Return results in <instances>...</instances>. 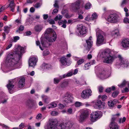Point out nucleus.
<instances>
[{
    "mask_svg": "<svg viewBox=\"0 0 129 129\" xmlns=\"http://www.w3.org/2000/svg\"><path fill=\"white\" fill-rule=\"evenodd\" d=\"M17 50L15 53H10L7 55L6 62L10 67L17 68V65L18 61L21 58L24 48L20 46H18L17 48Z\"/></svg>",
    "mask_w": 129,
    "mask_h": 129,
    "instance_id": "1",
    "label": "nucleus"
},
{
    "mask_svg": "<svg viewBox=\"0 0 129 129\" xmlns=\"http://www.w3.org/2000/svg\"><path fill=\"white\" fill-rule=\"evenodd\" d=\"M72 126V124L69 121L65 123H57L54 120L50 119L44 126V128L45 129H70Z\"/></svg>",
    "mask_w": 129,
    "mask_h": 129,
    "instance_id": "2",
    "label": "nucleus"
},
{
    "mask_svg": "<svg viewBox=\"0 0 129 129\" xmlns=\"http://www.w3.org/2000/svg\"><path fill=\"white\" fill-rule=\"evenodd\" d=\"M102 56L104 58L103 62L107 63H112L116 58L114 55L111 54V51L109 49H106L101 52Z\"/></svg>",
    "mask_w": 129,
    "mask_h": 129,
    "instance_id": "3",
    "label": "nucleus"
},
{
    "mask_svg": "<svg viewBox=\"0 0 129 129\" xmlns=\"http://www.w3.org/2000/svg\"><path fill=\"white\" fill-rule=\"evenodd\" d=\"M96 31L97 37L96 45L100 46L105 43L106 36L105 33L98 28L96 29Z\"/></svg>",
    "mask_w": 129,
    "mask_h": 129,
    "instance_id": "4",
    "label": "nucleus"
},
{
    "mask_svg": "<svg viewBox=\"0 0 129 129\" xmlns=\"http://www.w3.org/2000/svg\"><path fill=\"white\" fill-rule=\"evenodd\" d=\"M118 57L119 59V60L120 62V64H119L118 63H117L115 64V66L117 68H119L121 65L123 67H125L126 68L129 67V62H128L127 60L124 59L120 55H118Z\"/></svg>",
    "mask_w": 129,
    "mask_h": 129,
    "instance_id": "5",
    "label": "nucleus"
},
{
    "mask_svg": "<svg viewBox=\"0 0 129 129\" xmlns=\"http://www.w3.org/2000/svg\"><path fill=\"white\" fill-rule=\"evenodd\" d=\"M119 18V16L117 13H112L108 16L107 20L109 22L115 23L118 21Z\"/></svg>",
    "mask_w": 129,
    "mask_h": 129,
    "instance_id": "6",
    "label": "nucleus"
},
{
    "mask_svg": "<svg viewBox=\"0 0 129 129\" xmlns=\"http://www.w3.org/2000/svg\"><path fill=\"white\" fill-rule=\"evenodd\" d=\"M63 101L66 103H72L73 100L72 95L68 92L66 93L62 98Z\"/></svg>",
    "mask_w": 129,
    "mask_h": 129,
    "instance_id": "7",
    "label": "nucleus"
},
{
    "mask_svg": "<svg viewBox=\"0 0 129 129\" xmlns=\"http://www.w3.org/2000/svg\"><path fill=\"white\" fill-rule=\"evenodd\" d=\"M38 61L37 57L35 56H31L29 58L28 60V65L29 67L34 68L36 65Z\"/></svg>",
    "mask_w": 129,
    "mask_h": 129,
    "instance_id": "8",
    "label": "nucleus"
},
{
    "mask_svg": "<svg viewBox=\"0 0 129 129\" xmlns=\"http://www.w3.org/2000/svg\"><path fill=\"white\" fill-rule=\"evenodd\" d=\"M77 30L80 35L86 34L87 30V28L82 24H78L77 26Z\"/></svg>",
    "mask_w": 129,
    "mask_h": 129,
    "instance_id": "9",
    "label": "nucleus"
},
{
    "mask_svg": "<svg viewBox=\"0 0 129 129\" xmlns=\"http://www.w3.org/2000/svg\"><path fill=\"white\" fill-rule=\"evenodd\" d=\"M81 112V114L79 120L80 122H82L87 118L89 114L88 112L86 109L82 110Z\"/></svg>",
    "mask_w": 129,
    "mask_h": 129,
    "instance_id": "10",
    "label": "nucleus"
},
{
    "mask_svg": "<svg viewBox=\"0 0 129 129\" xmlns=\"http://www.w3.org/2000/svg\"><path fill=\"white\" fill-rule=\"evenodd\" d=\"M102 113L101 111H95L91 114V120L92 122H95L98 118L100 117Z\"/></svg>",
    "mask_w": 129,
    "mask_h": 129,
    "instance_id": "11",
    "label": "nucleus"
},
{
    "mask_svg": "<svg viewBox=\"0 0 129 129\" xmlns=\"http://www.w3.org/2000/svg\"><path fill=\"white\" fill-rule=\"evenodd\" d=\"M92 91L90 89H88L83 90L81 94V97L84 99L88 98L92 95Z\"/></svg>",
    "mask_w": 129,
    "mask_h": 129,
    "instance_id": "12",
    "label": "nucleus"
},
{
    "mask_svg": "<svg viewBox=\"0 0 129 129\" xmlns=\"http://www.w3.org/2000/svg\"><path fill=\"white\" fill-rule=\"evenodd\" d=\"M15 80H13L11 81H9V83L6 85V86L8 89L9 92L10 93H13L12 88L15 85Z\"/></svg>",
    "mask_w": 129,
    "mask_h": 129,
    "instance_id": "13",
    "label": "nucleus"
},
{
    "mask_svg": "<svg viewBox=\"0 0 129 129\" xmlns=\"http://www.w3.org/2000/svg\"><path fill=\"white\" fill-rule=\"evenodd\" d=\"M56 35L55 32H53L52 34L48 35L46 39L47 40L50 42H54L56 39Z\"/></svg>",
    "mask_w": 129,
    "mask_h": 129,
    "instance_id": "14",
    "label": "nucleus"
},
{
    "mask_svg": "<svg viewBox=\"0 0 129 129\" xmlns=\"http://www.w3.org/2000/svg\"><path fill=\"white\" fill-rule=\"evenodd\" d=\"M68 59L64 57H62L60 59V67L61 68H64V66L67 65Z\"/></svg>",
    "mask_w": 129,
    "mask_h": 129,
    "instance_id": "15",
    "label": "nucleus"
},
{
    "mask_svg": "<svg viewBox=\"0 0 129 129\" xmlns=\"http://www.w3.org/2000/svg\"><path fill=\"white\" fill-rule=\"evenodd\" d=\"M98 76L100 79H104L109 77V74L103 71L99 73Z\"/></svg>",
    "mask_w": 129,
    "mask_h": 129,
    "instance_id": "16",
    "label": "nucleus"
},
{
    "mask_svg": "<svg viewBox=\"0 0 129 129\" xmlns=\"http://www.w3.org/2000/svg\"><path fill=\"white\" fill-rule=\"evenodd\" d=\"M73 10L75 11L80 7V2L79 1H76L75 3L72 4L71 6Z\"/></svg>",
    "mask_w": 129,
    "mask_h": 129,
    "instance_id": "17",
    "label": "nucleus"
},
{
    "mask_svg": "<svg viewBox=\"0 0 129 129\" xmlns=\"http://www.w3.org/2000/svg\"><path fill=\"white\" fill-rule=\"evenodd\" d=\"M104 103L102 102L100 100H98L95 103L96 107L95 108L100 109L101 108L104 107L105 106Z\"/></svg>",
    "mask_w": 129,
    "mask_h": 129,
    "instance_id": "18",
    "label": "nucleus"
},
{
    "mask_svg": "<svg viewBox=\"0 0 129 129\" xmlns=\"http://www.w3.org/2000/svg\"><path fill=\"white\" fill-rule=\"evenodd\" d=\"M43 28V26L42 25L38 24L34 26V29L36 32L39 33L42 30Z\"/></svg>",
    "mask_w": 129,
    "mask_h": 129,
    "instance_id": "19",
    "label": "nucleus"
},
{
    "mask_svg": "<svg viewBox=\"0 0 129 129\" xmlns=\"http://www.w3.org/2000/svg\"><path fill=\"white\" fill-rule=\"evenodd\" d=\"M121 44L122 46L124 48H126L129 47V39H125L123 40Z\"/></svg>",
    "mask_w": 129,
    "mask_h": 129,
    "instance_id": "20",
    "label": "nucleus"
},
{
    "mask_svg": "<svg viewBox=\"0 0 129 129\" xmlns=\"http://www.w3.org/2000/svg\"><path fill=\"white\" fill-rule=\"evenodd\" d=\"M19 81L18 82V86L19 88H22L24 86V77L23 76L20 77L19 78Z\"/></svg>",
    "mask_w": 129,
    "mask_h": 129,
    "instance_id": "21",
    "label": "nucleus"
},
{
    "mask_svg": "<svg viewBox=\"0 0 129 129\" xmlns=\"http://www.w3.org/2000/svg\"><path fill=\"white\" fill-rule=\"evenodd\" d=\"M110 129H119V126L116 122L111 123L110 124Z\"/></svg>",
    "mask_w": 129,
    "mask_h": 129,
    "instance_id": "22",
    "label": "nucleus"
},
{
    "mask_svg": "<svg viewBox=\"0 0 129 129\" xmlns=\"http://www.w3.org/2000/svg\"><path fill=\"white\" fill-rule=\"evenodd\" d=\"M57 101L52 102L50 103L48 106V108L49 109L50 108H53L56 107L57 105Z\"/></svg>",
    "mask_w": 129,
    "mask_h": 129,
    "instance_id": "23",
    "label": "nucleus"
},
{
    "mask_svg": "<svg viewBox=\"0 0 129 129\" xmlns=\"http://www.w3.org/2000/svg\"><path fill=\"white\" fill-rule=\"evenodd\" d=\"M92 38L91 37H90L89 39L86 41V43L87 45L88 48L89 49L90 48L93 43V42L91 40Z\"/></svg>",
    "mask_w": 129,
    "mask_h": 129,
    "instance_id": "24",
    "label": "nucleus"
},
{
    "mask_svg": "<svg viewBox=\"0 0 129 129\" xmlns=\"http://www.w3.org/2000/svg\"><path fill=\"white\" fill-rule=\"evenodd\" d=\"M108 104L110 108H112L114 107L115 105L116 104V101L115 100L113 101L110 100L108 101Z\"/></svg>",
    "mask_w": 129,
    "mask_h": 129,
    "instance_id": "25",
    "label": "nucleus"
},
{
    "mask_svg": "<svg viewBox=\"0 0 129 129\" xmlns=\"http://www.w3.org/2000/svg\"><path fill=\"white\" fill-rule=\"evenodd\" d=\"M15 6V4L14 3V0H11L9 4V7L11 8V10L13 12H14Z\"/></svg>",
    "mask_w": 129,
    "mask_h": 129,
    "instance_id": "26",
    "label": "nucleus"
},
{
    "mask_svg": "<svg viewBox=\"0 0 129 129\" xmlns=\"http://www.w3.org/2000/svg\"><path fill=\"white\" fill-rule=\"evenodd\" d=\"M75 109L73 107L70 108L67 110L66 112L68 114H73L75 113Z\"/></svg>",
    "mask_w": 129,
    "mask_h": 129,
    "instance_id": "27",
    "label": "nucleus"
},
{
    "mask_svg": "<svg viewBox=\"0 0 129 129\" xmlns=\"http://www.w3.org/2000/svg\"><path fill=\"white\" fill-rule=\"evenodd\" d=\"M53 32H55L51 28H48L47 29L46 31V33L47 34H49V35L52 34Z\"/></svg>",
    "mask_w": 129,
    "mask_h": 129,
    "instance_id": "28",
    "label": "nucleus"
},
{
    "mask_svg": "<svg viewBox=\"0 0 129 129\" xmlns=\"http://www.w3.org/2000/svg\"><path fill=\"white\" fill-rule=\"evenodd\" d=\"M68 84V82L67 81H64L61 84L60 86L61 87L63 88H65L67 87Z\"/></svg>",
    "mask_w": 129,
    "mask_h": 129,
    "instance_id": "29",
    "label": "nucleus"
},
{
    "mask_svg": "<svg viewBox=\"0 0 129 129\" xmlns=\"http://www.w3.org/2000/svg\"><path fill=\"white\" fill-rule=\"evenodd\" d=\"M24 28L23 26L21 25L20 26L19 28L17 29L16 32L17 33H21V32L23 30Z\"/></svg>",
    "mask_w": 129,
    "mask_h": 129,
    "instance_id": "30",
    "label": "nucleus"
},
{
    "mask_svg": "<svg viewBox=\"0 0 129 129\" xmlns=\"http://www.w3.org/2000/svg\"><path fill=\"white\" fill-rule=\"evenodd\" d=\"M42 98L43 100L46 103H48L49 102L48 98V96L45 95L42 96Z\"/></svg>",
    "mask_w": 129,
    "mask_h": 129,
    "instance_id": "31",
    "label": "nucleus"
},
{
    "mask_svg": "<svg viewBox=\"0 0 129 129\" xmlns=\"http://www.w3.org/2000/svg\"><path fill=\"white\" fill-rule=\"evenodd\" d=\"M112 34L113 35H115L117 36L119 35V33L118 30V29H116L112 31Z\"/></svg>",
    "mask_w": 129,
    "mask_h": 129,
    "instance_id": "32",
    "label": "nucleus"
},
{
    "mask_svg": "<svg viewBox=\"0 0 129 129\" xmlns=\"http://www.w3.org/2000/svg\"><path fill=\"white\" fill-rule=\"evenodd\" d=\"M62 15L58 14L54 18V20L55 21H57L58 20H60V19L62 18Z\"/></svg>",
    "mask_w": 129,
    "mask_h": 129,
    "instance_id": "33",
    "label": "nucleus"
},
{
    "mask_svg": "<svg viewBox=\"0 0 129 129\" xmlns=\"http://www.w3.org/2000/svg\"><path fill=\"white\" fill-rule=\"evenodd\" d=\"M120 115V114L119 113L116 114L115 115H114L113 117L111 119V123L112 122H115L114 121L117 118V116H118Z\"/></svg>",
    "mask_w": 129,
    "mask_h": 129,
    "instance_id": "34",
    "label": "nucleus"
},
{
    "mask_svg": "<svg viewBox=\"0 0 129 129\" xmlns=\"http://www.w3.org/2000/svg\"><path fill=\"white\" fill-rule=\"evenodd\" d=\"M127 83V82L125 80H124L121 84L118 85V86L122 88Z\"/></svg>",
    "mask_w": 129,
    "mask_h": 129,
    "instance_id": "35",
    "label": "nucleus"
},
{
    "mask_svg": "<svg viewBox=\"0 0 129 129\" xmlns=\"http://www.w3.org/2000/svg\"><path fill=\"white\" fill-rule=\"evenodd\" d=\"M126 120V118L125 117H124L123 118H121L119 119V123H123Z\"/></svg>",
    "mask_w": 129,
    "mask_h": 129,
    "instance_id": "36",
    "label": "nucleus"
},
{
    "mask_svg": "<svg viewBox=\"0 0 129 129\" xmlns=\"http://www.w3.org/2000/svg\"><path fill=\"white\" fill-rule=\"evenodd\" d=\"M90 64L89 63H86L84 66V69L85 70L88 69L90 68Z\"/></svg>",
    "mask_w": 129,
    "mask_h": 129,
    "instance_id": "37",
    "label": "nucleus"
},
{
    "mask_svg": "<svg viewBox=\"0 0 129 129\" xmlns=\"http://www.w3.org/2000/svg\"><path fill=\"white\" fill-rule=\"evenodd\" d=\"M4 30L5 32L7 33H9V32L10 27L8 26H5L4 27Z\"/></svg>",
    "mask_w": 129,
    "mask_h": 129,
    "instance_id": "38",
    "label": "nucleus"
},
{
    "mask_svg": "<svg viewBox=\"0 0 129 129\" xmlns=\"http://www.w3.org/2000/svg\"><path fill=\"white\" fill-rule=\"evenodd\" d=\"M91 6V4L89 3H88L85 4V8L86 9H88L90 8Z\"/></svg>",
    "mask_w": 129,
    "mask_h": 129,
    "instance_id": "39",
    "label": "nucleus"
},
{
    "mask_svg": "<svg viewBox=\"0 0 129 129\" xmlns=\"http://www.w3.org/2000/svg\"><path fill=\"white\" fill-rule=\"evenodd\" d=\"M119 93L118 91L117 90L114 92L112 94V96L113 98H115L118 94Z\"/></svg>",
    "mask_w": 129,
    "mask_h": 129,
    "instance_id": "40",
    "label": "nucleus"
},
{
    "mask_svg": "<svg viewBox=\"0 0 129 129\" xmlns=\"http://www.w3.org/2000/svg\"><path fill=\"white\" fill-rule=\"evenodd\" d=\"M58 23L59 25H62L64 23H67V21L66 20H59L58 21Z\"/></svg>",
    "mask_w": 129,
    "mask_h": 129,
    "instance_id": "41",
    "label": "nucleus"
},
{
    "mask_svg": "<svg viewBox=\"0 0 129 129\" xmlns=\"http://www.w3.org/2000/svg\"><path fill=\"white\" fill-rule=\"evenodd\" d=\"M84 60L83 59H81L78 60L77 62V64L78 65H80L84 62Z\"/></svg>",
    "mask_w": 129,
    "mask_h": 129,
    "instance_id": "42",
    "label": "nucleus"
},
{
    "mask_svg": "<svg viewBox=\"0 0 129 129\" xmlns=\"http://www.w3.org/2000/svg\"><path fill=\"white\" fill-rule=\"evenodd\" d=\"M61 79V78H60V77L59 78H55L54 79V83L55 84H57L60 81Z\"/></svg>",
    "mask_w": 129,
    "mask_h": 129,
    "instance_id": "43",
    "label": "nucleus"
},
{
    "mask_svg": "<svg viewBox=\"0 0 129 129\" xmlns=\"http://www.w3.org/2000/svg\"><path fill=\"white\" fill-rule=\"evenodd\" d=\"M97 17V15L96 13H93L91 16L92 20L96 19Z\"/></svg>",
    "mask_w": 129,
    "mask_h": 129,
    "instance_id": "44",
    "label": "nucleus"
},
{
    "mask_svg": "<svg viewBox=\"0 0 129 129\" xmlns=\"http://www.w3.org/2000/svg\"><path fill=\"white\" fill-rule=\"evenodd\" d=\"M58 114V112L56 111H53L51 112V114L52 116H56Z\"/></svg>",
    "mask_w": 129,
    "mask_h": 129,
    "instance_id": "45",
    "label": "nucleus"
},
{
    "mask_svg": "<svg viewBox=\"0 0 129 129\" xmlns=\"http://www.w3.org/2000/svg\"><path fill=\"white\" fill-rule=\"evenodd\" d=\"M128 2L127 0H123L122 2L121 5L122 6H123L126 5Z\"/></svg>",
    "mask_w": 129,
    "mask_h": 129,
    "instance_id": "46",
    "label": "nucleus"
},
{
    "mask_svg": "<svg viewBox=\"0 0 129 129\" xmlns=\"http://www.w3.org/2000/svg\"><path fill=\"white\" fill-rule=\"evenodd\" d=\"M26 71L28 75H29L30 76H32L34 75L35 72L34 71H32L30 73V72L29 71H28L27 70H26Z\"/></svg>",
    "mask_w": 129,
    "mask_h": 129,
    "instance_id": "47",
    "label": "nucleus"
},
{
    "mask_svg": "<svg viewBox=\"0 0 129 129\" xmlns=\"http://www.w3.org/2000/svg\"><path fill=\"white\" fill-rule=\"evenodd\" d=\"M124 22L126 23H129V19L127 17H125L123 19Z\"/></svg>",
    "mask_w": 129,
    "mask_h": 129,
    "instance_id": "48",
    "label": "nucleus"
},
{
    "mask_svg": "<svg viewBox=\"0 0 129 129\" xmlns=\"http://www.w3.org/2000/svg\"><path fill=\"white\" fill-rule=\"evenodd\" d=\"M75 106L76 107H79L81 105V103L79 102H77L75 104Z\"/></svg>",
    "mask_w": 129,
    "mask_h": 129,
    "instance_id": "49",
    "label": "nucleus"
},
{
    "mask_svg": "<svg viewBox=\"0 0 129 129\" xmlns=\"http://www.w3.org/2000/svg\"><path fill=\"white\" fill-rule=\"evenodd\" d=\"M48 65L45 63H43L42 66V69H45L47 68Z\"/></svg>",
    "mask_w": 129,
    "mask_h": 129,
    "instance_id": "50",
    "label": "nucleus"
},
{
    "mask_svg": "<svg viewBox=\"0 0 129 129\" xmlns=\"http://www.w3.org/2000/svg\"><path fill=\"white\" fill-rule=\"evenodd\" d=\"M42 116V114L41 113H39L36 116V118L37 119H41Z\"/></svg>",
    "mask_w": 129,
    "mask_h": 129,
    "instance_id": "51",
    "label": "nucleus"
},
{
    "mask_svg": "<svg viewBox=\"0 0 129 129\" xmlns=\"http://www.w3.org/2000/svg\"><path fill=\"white\" fill-rule=\"evenodd\" d=\"M85 20L88 21H90L91 20H92L91 18L90 17V16H87L85 18Z\"/></svg>",
    "mask_w": 129,
    "mask_h": 129,
    "instance_id": "52",
    "label": "nucleus"
},
{
    "mask_svg": "<svg viewBox=\"0 0 129 129\" xmlns=\"http://www.w3.org/2000/svg\"><path fill=\"white\" fill-rule=\"evenodd\" d=\"M36 45H37V46L39 45V47H40V48L41 49V50H43V49L42 48L41 45H40V42H39V41H36Z\"/></svg>",
    "mask_w": 129,
    "mask_h": 129,
    "instance_id": "53",
    "label": "nucleus"
},
{
    "mask_svg": "<svg viewBox=\"0 0 129 129\" xmlns=\"http://www.w3.org/2000/svg\"><path fill=\"white\" fill-rule=\"evenodd\" d=\"M129 91V90L128 88L125 87L124 90H122V91L123 93L127 92Z\"/></svg>",
    "mask_w": 129,
    "mask_h": 129,
    "instance_id": "54",
    "label": "nucleus"
},
{
    "mask_svg": "<svg viewBox=\"0 0 129 129\" xmlns=\"http://www.w3.org/2000/svg\"><path fill=\"white\" fill-rule=\"evenodd\" d=\"M19 39V37L18 36H16L13 37L14 41V42H16Z\"/></svg>",
    "mask_w": 129,
    "mask_h": 129,
    "instance_id": "55",
    "label": "nucleus"
},
{
    "mask_svg": "<svg viewBox=\"0 0 129 129\" xmlns=\"http://www.w3.org/2000/svg\"><path fill=\"white\" fill-rule=\"evenodd\" d=\"M67 76L68 77H69L73 75V72L72 71H70L67 74Z\"/></svg>",
    "mask_w": 129,
    "mask_h": 129,
    "instance_id": "56",
    "label": "nucleus"
},
{
    "mask_svg": "<svg viewBox=\"0 0 129 129\" xmlns=\"http://www.w3.org/2000/svg\"><path fill=\"white\" fill-rule=\"evenodd\" d=\"M41 4H40L39 3H38L36 4L34 6V7L37 8H38L40 7L41 6Z\"/></svg>",
    "mask_w": 129,
    "mask_h": 129,
    "instance_id": "57",
    "label": "nucleus"
},
{
    "mask_svg": "<svg viewBox=\"0 0 129 129\" xmlns=\"http://www.w3.org/2000/svg\"><path fill=\"white\" fill-rule=\"evenodd\" d=\"M107 98V96L104 95L101 97L102 100V101H105Z\"/></svg>",
    "mask_w": 129,
    "mask_h": 129,
    "instance_id": "58",
    "label": "nucleus"
},
{
    "mask_svg": "<svg viewBox=\"0 0 129 129\" xmlns=\"http://www.w3.org/2000/svg\"><path fill=\"white\" fill-rule=\"evenodd\" d=\"M59 107L61 109H62L64 107V106L63 105L61 104H59L58 105Z\"/></svg>",
    "mask_w": 129,
    "mask_h": 129,
    "instance_id": "59",
    "label": "nucleus"
},
{
    "mask_svg": "<svg viewBox=\"0 0 129 129\" xmlns=\"http://www.w3.org/2000/svg\"><path fill=\"white\" fill-rule=\"evenodd\" d=\"M54 6L55 8H58V6L57 4V1L56 0L55 1V3L54 4Z\"/></svg>",
    "mask_w": 129,
    "mask_h": 129,
    "instance_id": "60",
    "label": "nucleus"
},
{
    "mask_svg": "<svg viewBox=\"0 0 129 129\" xmlns=\"http://www.w3.org/2000/svg\"><path fill=\"white\" fill-rule=\"evenodd\" d=\"M67 77H68V76H67V74H64L62 76H60V78L62 79Z\"/></svg>",
    "mask_w": 129,
    "mask_h": 129,
    "instance_id": "61",
    "label": "nucleus"
},
{
    "mask_svg": "<svg viewBox=\"0 0 129 129\" xmlns=\"http://www.w3.org/2000/svg\"><path fill=\"white\" fill-rule=\"evenodd\" d=\"M58 10L57 9H54L53 11L52 12V14H54L57 12Z\"/></svg>",
    "mask_w": 129,
    "mask_h": 129,
    "instance_id": "62",
    "label": "nucleus"
},
{
    "mask_svg": "<svg viewBox=\"0 0 129 129\" xmlns=\"http://www.w3.org/2000/svg\"><path fill=\"white\" fill-rule=\"evenodd\" d=\"M90 65H93L95 63V61L94 60H91L90 62H89Z\"/></svg>",
    "mask_w": 129,
    "mask_h": 129,
    "instance_id": "63",
    "label": "nucleus"
},
{
    "mask_svg": "<svg viewBox=\"0 0 129 129\" xmlns=\"http://www.w3.org/2000/svg\"><path fill=\"white\" fill-rule=\"evenodd\" d=\"M48 22L51 24H54L55 23L54 20L52 19L49 20Z\"/></svg>",
    "mask_w": 129,
    "mask_h": 129,
    "instance_id": "64",
    "label": "nucleus"
}]
</instances>
